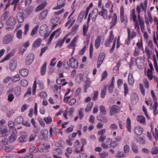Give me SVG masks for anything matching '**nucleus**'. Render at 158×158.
<instances>
[{
	"mask_svg": "<svg viewBox=\"0 0 158 158\" xmlns=\"http://www.w3.org/2000/svg\"><path fill=\"white\" fill-rule=\"evenodd\" d=\"M148 2V0H144L143 2H141L139 5H137L136 10L138 20L135 9L133 8L131 11L130 18L131 20L133 21L134 23V28L137 32H139L140 31L138 22L141 23L142 22L144 21L143 19L141 17L140 13L141 11H143L145 14L146 13Z\"/></svg>",
	"mask_w": 158,
	"mask_h": 158,
	"instance_id": "f257e3e1",
	"label": "nucleus"
},
{
	"mask_svg": "<svg viewBox=\"0 0 158 158\" xmlns=\"http://www.w3.org/2000/svg\"><path fill=\"white\" fill-rule=\"evenodd\" d=\"M39 33L41 36L46 38L49 35L50 32L48 30V26L44 24L40 27Z\"/></svg>",
	"mask_w": 158,
	"mask_h": 158,
	"instance_id": "f03ea898",
	"label": "nucleus"
},
{
	"mask_svg": "<svg viewBox=\"0 0 158 158\" xmlns=\"http://www.w3.org/2000/svg\"><path fill=\"white\" fill-rule=\"evenodd\" d=\"M59 10L54 12V15L53 18L51 20V22L53 24L52 28L54 29L57 24L56 23H58L59 21Z\"/></svg>",
	"mask_w": 158,
	"mask_h": 158,
	"instance_id": "7ed1b4c3",
	"label": "nucleus"
},
{
	"mask_svg": "<svg viewBox=\"0 0 158 158\" xmlns=\"http://www.w3.org/2000/svg\"><path fill=\"white\" fill-rule=\"evenodd\" d=\"M14 36L11 34L5 35L2 39V42L4 44H6L12 42L14 39Z\"/></svg>",
	"mask_w": 158,
	"mask_h": 158,
	"instance_id": "20e7f679",
	"label": "nucleus"
},
{
	"mask_svg": "<svg viewBox=\"0 0 158 158\" xmlns=\"http://www.w3.org/2000/svg\"><path fill=\"white\" fill-rule=\"evenodd\" d=\"M140 23V22H138L139 27H140V29L142 32L143 33V37L144 39L146 40H148V34L146 31H145V26H144V22H142Z\"/></svg>",
	"mask_w": 158,
	"mask_h": 158,
	"instance_id": "39448f33",
	"label": "nucleus"
},
{
	"mask_svg": "<svg viewBox=\"0 0 158 158\" xmlns=\"http://www.w3.org/2000/svg\"><path fill=\"white\" fill-rule=\"evenodd\" d=\"M144 19L147 26H148L150 23H152L153 18L151 13L150 11H148L147 15H145Z\"/></svg>",
	"mask_w": 158,
	"mask_h": 158,
	"instance_id": "423d86ee",
	"label": "nucleus"
},
{
	"mask_svg": "<svg viewBox=\"0 0 158 158\" xmlns=\"http://www.w3.org/2000/svg\"><path fill=\"white\" fill-rule=\"evenodd\" d=\"M120 107L115 105L112 106L110 108V115L112 116L115 114L118 113L120 110Z\"/></svg>",
	"mask_w": 158,
	"mask_h": 158,
	"instance_id": "0eeeda50",
	"label": "nucleus"
},
{
	"mask_svg": "<svg viewBox=\"0 0 158 158\" xmlns=\"http://www.w3.org/2000/svg\"><path fill=\"white\" fill-rule=\"evenodd\" d=\"M105 56L106 55L104 52L101 53L99 55L97 62V67L98 68H100L104 60Z\"/></svg>",
	"mask_w": 158,
	"mask_h": 158,
	"instance_id": "6e6552de",
	"label": "nucleus"
},
{
	"mask_svg": "<svg viewBox=\"0 0 158 158\" xmlns=\"http://www.w3.org/2000/svg\"><path fill=\"white\" fill-rule=\"evenodd\" d=\"M120 14L121 22L122 23L125 21L127 23V18L124 16V8L123 6L120 7Z\"/></svg>",
	"mask_w": 158,
	"mask_h": 158,
	"instance_id": "1a4fd4ad",
	"label": "nucleus"
},
{
	"mask_svg": "<svg viewBox=\"0 0 158 158\" xmlns=\"http://www.w3.org/2000/svg\"><path fill=\"white\" fill-rule=\"evenodd\" d=\"M12 133L11 136L9 138V141L10 143H12L15 141L17 138L16 135L17 133V131L16 129H12L10 131Z\"/></svg>",
	"mask_w": 158,
	"mask_h": 158,
	"instance_id": "9d476101",
	"label": "nucleus"
},
{
	"mask_svg": "<svg viewBox=\"0 0 158 158\" xmlns=\"http://www.w3.org/2000/svg\"><path fill=\"white\" fill-rule=\"evenodd\" d=\"M16 23V20L13 16L10 17L6 22V25L9 26H14Z\"/></svg>",
	"mask_w": 158,
	"mask_h": 158,
	"instance_id": "9b49d317",
	"label": "nucleus"
},
{
	"mask_svg": "<svg viewBox=\"0 0 158 158\" xmlns=\"http://www.w3.org/2000/svg\"><path fill=\"white\" fill-rule=\"evenodd\" d=\"M17 60L15 59L11 60L9 63V67L10 70L12 71L15 70L17 68Z\"/></svg>",
	"mask_w": 158,
	"mask_h": 158,
	"instance_id": "f8f14e48",
	"label": "nucleus"
},
{
	"mask_svg": "<svg viewBox=\"0 0 158 158\" xmlns=\"http://www.w3.org/2000/svg\"><path fill=\"white\" fill-rule=\"evenodd\" d=\"M69 61L70 64V66L72 68L76 69L77 68L78 66V62L75 59L72 57L69 60Z\"/></svg>",
	"mask_w": 158,
	"mask_h": 158,
	"instance_id": "ddd939ff",
	"label": "nucleus"
},
{
	"mask_svg": "<svg viewBox=\"0 0 158 158\" xmlns=\"http://www.w3.org/2000/svg\"><path fill=\"white\" fill-rule=\"evenodd\" d=\"M33 11V7L32 6H30L28 7L23 10V13L25 16L27 17L32 13Z\"/></svg>",
	"mask_w": 158,
	"mask_h": 158,
	"instance_id": "4468645a",
	"label": "nucleus"
},
{
	"mask_svg": "<svg viewBox=\"0 0 158 158\" xmlns=\"http://www.w3.org/2000/svg\"><path fill=\"white\" fill-rule=\"evenodd\" d=\"M34 58V55L31 53L27 56L26 60V63L27 65H30L33 61Z\"/></svg>",
	"mask_w": 158,
	"mask_h": 158,
	"instance_id": "2eb2a0df",
	"label": "nucleus"
},
{
	"mask_svg": "<svg viewBox=\"0 0 158 158\" xmlns=\"http://www.w3.org/2000/svg\"><path fill=\"white\" fill-rule=\"evenodd\" d=\"M114 38V36L113 34V31H111L110 32L108 39L106 40L105 43V45L106 47L109 46L110 44L112 42Z\"/></svg>",
	"mask_w": 158,
	"mask_h": 158,
	"instance_id": "dca6fc26",
	"label": "nucleus"
},
{
	"mask_svg": "<svg viewBox=\"0 0 158 158\" xmlns=\"http://www.w3.org/2000/svg\"><path fill=\"white\" fill-rule=\"evenodd\" d=\"M115 78L114 77L112 78L110 84L108 85V92L110 93H112L114 88V82Z\"/></svg>",
	"mask_w": 158,
	"mask_h": 158,
	"instance_id": "f3484780",
	"label": "nucleus"
},
{
	"mask_svg": "<svg viewBox=\"0 0 158 158\" xmlns=\"http://www.w3.org/2000/svg\"><path fill=\"white\" fill-rule=\"evenodd\" d=\"M127 37L132 40L135 38L137 35L136 33L134 31H132L131 32V31L129 28H127Z\"/></svg>",
	"mask_w": 158,
	"mask_h": 158,
	"instance_id": "a211bd4d",
	"label": "nucleus"
},
{
	"mask_svg": "<svg viewBox=\"0 0 158 158\" xmlns=\"http://www.w3.org/2000/svg\"><path fill=\"white\" fill-rule=\"evenodd\" d=\"M117 15L116 13H114L112 18V20L110 23V29L112 28L116 25L117 23Z\"/></svg>",
	"mask_w": 158,
	"mask_h": 158,
	"instance_id": "6ab92c4d",
	"label": "nucleus"
},
{
	"mask_svg": "<svg viewBox=\"0 0 158 158\" xmlns=\"http://www.w3.org/2000/svg\"><path fill=\"white\" fill-rule=\"evenodd\" d=\"M98 14L105 19L107 17V10L105 9L103 6L102 7V10L98 13Z\"/></svg>",
	"mask_w": 158,
	"mask_h": 158,
	"instance_id": "aec40b11",
	"label": "nucleus"
},
{
	"mask_svg": "<svg viewBox=\"0 0 158 158\" xmlns=\"http://www.w3.org/2000/svg\"><path fill=\"white\" fill-rule=\"evenodd\" d=\"M48 13V11L47 10H45L42 11L40 14L39 19L42 20L45 19L47 17Z\"/></svg>",
	"mask_w": 158,
	"mask_h": 158,
	"instance_id": "412c9836",
	"label": "nucleus"
},
{
	"mask_svg": "<svg viewBox=\"0 0 158 158\" xmlns=\"http://www.w3.org/2000/svg\"><path fill=\"white\" fill-rule=\"evenodd\" d=\"M98 13V9L97 8H95L93 10L91 13L89 14V15H90V16L92 17V20L93 21H95Z\"/></svg>",
	"mask_w": 158,
	"mask_h": 158,
	"instance_id": "4be33fe9",
	"label": "nucleus"
},
{
	"mask_svg": "<svg viewBox=\"0 0 158 158\" xmlns=\"http://www.w3.org/2000/svg\"><path fill=\"white\" fill-rule=\"evenodd\" d=\"M105 115L104 114H99L97 117V119L104 123H106L108 121V119L107 117L105 116Z\"/></svg>",
	"mask_w": 158,
	"mask_h": 158,
	"instance_id": "5701e85b",
	"label": "nucleus"
},
{
	"mask_svg": "<svg viewBox=\"0 0 158 158\" xmlns=\"http://www.w3.org/2000/svg\"><path fill=\"white\" fill-rule=\"evenodd\" d=\"M42 40L40 38L37 39L33 43L32 46L34 48H37L40 47L41 44Z\"/></svg>",
	"mask_w": 158,
	"mask_h": 158,
	"instance_id": "b1692460",
	"label": "nucleus"
},
{
	"mask_svg": "<svg viewBox=\"0 0 158 158\" xmlns=\"http://www.w3.org/2000/svg\"><path fill=\"white\" fill-rule=\"evenodd\" d=\"M48 133V131L46 129H42L41 131L40 135L42 137L40 139L42 140L47 138V135Z\"/></svg>",
	"mask_w": 158,
	"mask_h": 158,
	"instance_id": "393cba45",
	"label": "nucleus"
},
{
	"mask_svg": "<svg viewBox=\"0 0 158 158\" xmlns=\"http://www.w3.org/2000/svg\"><path fill=\"white\" fill-rule=\"evenodd\" d=\"M131 102L132 104H134L137 103L139 101V98L137 95L135 94H132L131 99Z\"/></svg>",
	"mask_w": 158,
	"mask_h": 158,
	"instance_id": "a878e982",
	"label": "nucleus"
},
{
	"mask_svg": "<svg viewBox=\"0 0 158 158\" xmlns=\"http://www.w3.org/2000/svg\"><path fill=\"white\" fill-rule=\"evenodd\" d=\"M28 137L26 133H24L19 138V141L20 143L26 142L28 140Z\"/></svg>",
	"mask_w": 158,
	"mask_h": 158,
	"instance_id": "bb28decb",
	"label": "nucleus"
},
{
	"mask_svg": "<svg viewBox=\"0 0 158 158\" xmlns=\"http://www.w3.org/2000/svg\"><path fill=\"white\" fill-rule=\"evenodd\" d=\"M9 15V12L7 11H6L1 15L0 20L2 21H5Z\"/></svg>",
	"mask_w": 158,
	"mask_h": 158,
	"instance_id": "cd10ccee",
	"label": "nucleus"
},
{
	"mask_svg": "<svg viewBox=\"0 0 158 158\" xmlns=\"http://www.w3.org/2000/svg\"><path fill=\"white\" fill-rule=\"evenodd\" d=\"M152 50L148 47H146L145 48V52L148 59L151 58V56L152 54Z\"/></svg>",
	"mask_w": 158,
	"mask_h": 158,
	"instance_id": "c85d7f7f",
	"label": "nucleus"
},
{
	"mask_svg": "<svg viewBox=\"0 0 158 158\" xmlns=\"http://www.w3.org/2000/svg\"><path fill=\"white\" fill-rule=\"evenodd\" d=\"M19 73L23 77H26L28 75L29 71L27 69H22L19 70Z\"/></svg>",
	"mask_w": 158,
	"mask_h": 158,
	"instance_id": "c756f323",
	"label": "nucleus"
},
{
	"mask_svg": "<svg viewBox=\"0 0 158 158\" xmlns=\"http://www.w3.org/2000/svg\"><path fill=\"white\" fill-rule=\"evenodd\" d=\"M101 43V37L98 36L97 37L95 41V47L96 48L98 49Z\"/></svg>",
	"mask_w": 158,
	"mask_h": 158,
	"instance_id": "7c9ffc66",
	"label": "nucleus"
},
{
	"mask_svg": "<svg viewBox=\"0 0 158 158\" xmlns=\"http://www.w3.org/2000/svg\"><path fill=\"white\" fill-rule=\"evenodd\" d=\"M137 121L141 124H145L146 122L144 117L143 116H139L137 117Z\"/></svg>",
	"mask_w": 158,
	"mask_h": 158,
	"instance_id": "2f4dec72",
	"label": "nucleus"
},
{
	"mask_svg": "<svg viewBox=\"0 0 158 158\" xmlns=\"http://www.w3.org/2000/svg\"><path fill=\"white\" fill-rule=\"evenodd\" d=\"M128 82L130 85H132L134 83V79L133 78V74L131 73H129L128 76Z\"/></svg>",
	"mask_w": 158,
	"mask_h": 158,
	"instance_id": "473e14b6",
	"label": "nucleus"
},
{
	"mask_svg": "<svg viewBox=\"0 0 158 158\" xmlns=\"http://www.w3.org/2000/svg\"><path fill=\"white\" fill-rule=\"evenodd\" d=\"M94 103L93 102H90L88 103L86 106L85 109V112L86 113L90 111L93 106Z\"/></svg>",
	"mask_w": 158,
	"mask_h": 158,
	"instance_id": "72a5a7b5",
	"label": "nucleus"
},
{
	"mask_svg": "<svg viewBox=\"0 0 158 158\" xmlns=\"http://www.w3.org/2000/svg\"><path fill=\"white\" fill-rule=\"evenodd\" d=\"M23 14L20 13L18 14L17 15V20L19 23H22L24 20V18L23 17Z\"/></svg>",
	"mask_w": 158,
	"mask_h": 158,
	"instance_id": "f704fd0d",
	"label": "nucleus"
},
{
	"mask_svg": "<svg viewBox=\"0 0 158 158\" xmlns=\"http://www.w3.org/2000/svg\"><path fill=\"white\" fill-rule=\"evenodd\" d=\"M107 85L104 86L103 89L101 90L100 94V97L101 98H104L106 94Z\"/></svg>",
	"mask_w": 158,
	"mask_h": 158,
	"instance_id": "c9c22d12",
	"label": "nucleus"
},
{
	"mask_svg": "<svg viewBox=\"0 0 158 158\" xmlns=\"http://www.w3.org/2000/svg\"><path fill=\"white\" fill-rule=\"evenodd\" d=\"M62 65H63L64 68L66 69L69 68L70 67V64H69L68 60H65L63 63L60 61V67Z\"/></svg>",
	"mask_w": 158,
	"mask_h": 158,
	"instance_id": "e433bc0d",
	"label": "nucleus"
},
{
	"mask_svg": "<svg viewBox=\"0 0 158 158\" xmlns=\"http://www.w3.org/2000/svg\"><path fill=\"white\" fill-rule=\"evenodd\" d=\"M29 151L30 152L37 153L40 152V149L39 148H36L34 145H32L29 149Z\"/></svg>",
	"mask_w": 158,
	"mask_h": 158,
	"instance_id": "4c0bfd02",
	"label": "nucleus"
},
{
	"mask_svg": "<svg viewBox=\"0 0 158 158\" xmlns=\"http://www.w3.org/2000/svg\"><path fill=\"white\" fill-rule=\"evenodd\" d=\"M8 131L7 129H0V137H3L7 135Z\"/></svg>",
	"mask_w": 158,
	"mask_h": 158,
	"instance_id": "58836bf2",
	"label": "nucleus"
},
{
	"mask_svg": "<svg viewBox=\"0 0 158 158\" xmlns=\"http://www.w3.org/2000/svg\"><path fill=\"white\" fill-rule=\"evenodd\" d=\"M100 110V114L106 115V111L105 107L103 106L100 105L99 106Z\"/></svg>",
	"mask_w": 158,
	"mask_h": 158,
	"instance_id": "ea45409f",
	"label": "nucleus"
},
{
	"mask_svg": "<svg viewBox=\"0 0 158 158\" xmlns=\"http://www.w3.org/2000/svg\"><path fill=\"white\" fill-rule=\"evenodd\" d=\"M14 92L16 96H19L21 93V89L20 87L19 86H17L14 89Z\"/></svg>",
	"mask_w": 158,
	"mask_h": 158,
	"instance_id": "a19ab883",
	"label": "nucleus"
},
{
	"mask_svg": "<svg viewBox=\"0 0 158 158\" xmlns=\"http://www.w3.org/2000/svg\"><path fill=\"white\" fill-rule=\"evenodd\" d=\"M23 31L21 30H17L16 36L17 38L19 40H21L22 38Z\"/></svg>",
	"mask_w": 158,
	"mask_h": 158,
	"instance_id": "79ce46f5",
	"label": "nucleus"
},
{
	"mask_svg": "<svg viewBox=\"0 0 158 158\" xmlns=\"http://www.w3.org/2000/svg\"><path fill=\"white\" fill-rule=\"evenodd\" d=\"M47 64V63H45L41 67L40 71V74L42 75H44L45 73Z\"/></svg>",
	"mask_w": 158,
	"mask_h": 158,
	"instance_id": "37998d69",
	"label": "nucleus"
},
{
	"mask_svg": "<svg viewBox=\"0 0 158 158\" xmlns=\"http://www.w3.org/2000/svg\"><path fill=\"white\" fill-rule=\"evenodd\" d=\"M20 77L19 74H17L15 76L11 77V81L14 82H16L19 81Z\"/></svg>",
	"mask_w": 158,
	"mask_h": 158,
	"instance_id": "c03bdc74",
	"label": "nucleus"
},
{
	"mask_svg": "<svg viewBox=\"0 0 158 158\" xmlns=\"http://www.w3.org/2000/svg\"><path fill=\"white\" fill-rule=\"evenodd\" d=\"M85 14V11H82L79 14L77 19V21L80 23L83 20Z\"/></svg>",
	"mask_w": 158,
	"mask_h": 158,
	"instance_id": "a18cd8bd",
	"label": "nucleus"
},
{
	"mask_svg": "<svg viewBox=\"0 0 158 158\" xmlns=\"http://www.w3.org/2000/svg\"><path fill=\"white\" fill-rule=\"evenodd\" d=\"M89 25H87V26L85 24H84L83 26V35L84 36H86L87 32L88 29Z\"/></svg>",
	"mask_w": 158,
	"mask_h": 158,
	"instance_id": "49530a36",
	"label": "nucleus"
},
{
	"mask_svg": "<svg viewBox=\"0 0 158 158\" xmlns=\"http://www.w3.org/2000/svg\"><path fill=\"white\" fill-rule=\"evenodd\" d=\"M124 95L125 96H126L128 94L129 92V89L128 87V85L126 83H124Z\"/></svg>",
	"mask_w": 158,
	"mask_h": 158,
	"instance_id": "de8ad7c7",
	"label": "nucleus"
},
{
	"mask_svg": "<svg viewBox=\"0 0 158 158\" xmlns=\"http://www.w3.org/2000/svg\"><path fill=\"white\" fill-rule=\"evenodd\" d=\"M151 153L153 155L157 154L158 153V148L156 146H153L152 148Z\"/></svg>",
	"mask_w": 158,
	"mask_h": 158,
	"instance_id": "09e8293b",
	"label": "nucleus"
},
{
	"mask_svg": "<svg viewBox=\"0 0 158 158\" xmlns=\"http://www.w3.org/2000/svg\"><path fill=\"white\" fill-rule=\"evenodd\" d=\"M131 147L134 153H137L138 152V148L135 144L133 143L132 144Z\"/></svg>",
	"mask_w": 158,
	"mask_h": 158,
	"instance_id": "8fccbe9b",
	"label": "nucleus"
},
{
	"mask_svg": "<svg viewBox=\"0 0 158 158\" xmlns=\"http://www.w3.org/2000/svg\"><path fill=\"white\" fill-rule=\"evenodd\" d=\"M77 38L76 37H75L71 42V43L69 45V47H75L76 46L75 43L77 42Z\"/></svg>",
	"mask_w": 158,
	"mask_h": 158,
	"instance_id": "3c124183",
	"label": "nucleus"
},
{
	"mask_svg": "<svg viewBox=\"0 0 158 158\" xmlns=\"http://www.w3.org/2000/svg\"><path fill=\"white\" fill-rule=\"evenodd\" d=\"M39 26L38 25H37L35 26L33 29L31 34L30 35L31 36H33L37 32V31L38 28H39Z\"/></svg>",
	"mask_w": 158,
	"mask_h": 158,
	"instance_id": "603ef678",
	"label": "nucleus"
},
{
	"mask_svg": "<svg viewBox=\"0 0 158 158\" xmlns=\"http://www.w3.org/2000/svg\"><path fill=\"white\" fill-rule=\"evenodd\" d=\"M153 135L156 142L158 141V131L157 129H155V131H153Z\"/></svg>",
	"mask_w": 158,
	"mask_h": 158,
	"instance_id": "864d4df0",
	"label": "nucleus"
},
{
	"mask_svg": "<svg viewBox=\"0 0 158 158\" xmlns=\"http://www.w3.org/2000/svg\"><path fill=\"white\" fill-rule=\"evenodd\" d=\"M15 48L12 49L10 52L8 53L6 55V57H8L10 59V58L12 56H13L15 52Z\"/></svg>",
	"mask_w": 158,
	"mask_h": 158,
	"instance_id": "5fc2aeb1",
	"label": "nucleus"
},
{
	"mask_svg": "<svg viewBox=\"0 0 158 158\" xmlns=\"http://www.w3.org/2000/svg\"><path fill=\"white\" fill-rule=\"evenodd\" d=\"M116 157L117 158L123 157L125 156L124 153H122L120 151H118L115 155Z\"/></svg>",
	"mask_w": 158,
	"mask_h": 158,
	"instance_id": "6e6d98bb",
	"label": "nucleus"
},
{
	"mask_svg": "<svg viewBox=\"0 0 158 158\" xmlns=\"http://www.w3.org/2000/svg\"><path fill=\"white\" fill-rule=\"evenodd\" d=\"M152 72V71H150L149 69H148L147 72V76L150 80H152L153 77Z\"/></svg>",
	"mask_w": 158,
	"mask_h": 158,
	"instance_id": "4d7b16f0",
	"label": "nucleus"
},
{
	"mask_svg": "<svg viewBox=\"0 0 158 158\" xmlns=\"http://www.w3.org/2000/svg\"><path fill=\"white\" fill-rule=\"evenodd\" d=\"M139 89L141 92L143 96L145 95V90L143 87V85L141 83L139 84Z\"/></svg>",
	"mask_w": 158,
	"mask_h": 158,
	"instance_id": "13d9d810",
	"label": "nucleus"
},
{
	"mask_svg": "<svg viewBox=\"0 0 158 158\" xmlns=\"http://www.w3.org/2000/svg\"><path fill=\"white\" fill-rule=\"evenodd\" d=\"M23 119L22 116H19L16 118L15 120V122L19 124L23 122Z\"/></svg>",
	"mask_w": 158,
	"mask_h": 158,
	"instance_id": "bf43d9fd",
	"label": "nucleus"
},
{
	"mask_svg": "<svg viewBox=\"0 0 158 158\" xmlns=\"http://www.w3.org/2000/svg\"><path fill=\"white\" fill-rule=\"evenodd\" d=\"M52 34L54 37L55 38H57L59 36V29H57L56 31L53 32Z\"/></svg>",
	"mask_w": 158,
	"mask_h": 158,
	"instance_id": "052dcab7",
	"label": "nucleus"
},
{
	"mask_svg": "<svg viewBox=\"0 0 158 158\" xmlns=\"http://www.w3.org/2000/svg\"><path fill=\"white\" fill-rule=\"evenodd\" d=\"M83 108H81L78 111V114L79 116V118L81 120L82 119L84 116V114L83 113Z\"/></svg>",
	"mask_w": 158,
	"mask_h": 158,
	"instance_id": "680f3d73",
	"label": "nucleus"
},
{
	"mask_svg": "<svg viewBox=\"0 0 158 158\" xmlns=\"http://www.w3.org/2000/svg\"><path fill=\"white\" fill-rule=\"evenodd\" d=\"M29 24H26L24 26V30L23 34L26 35L27 34L29 30Z\"/></svg>",
	"mask_w": 158,
	"mask_h": 158,
	"instance_id": "e2e57ef3",
	"label": "nucleus"
},
{
	"mask_svg": "<svg viewBox=\"0 0 158 158\" xmlns=\"http://www.w3.org/2000/svg\"><path fill=\"white\" fill-rule=\"evenodd\" d=\"M143 131V129H134V132L137 135H140Z\"/></svg>",
	"mask_w": 158,
	"mask_h": 158,
	"instance_id": "0e129e2a",
	"label": "nucleus"
},
{
	"mask_svg": "<svg viewBox=\"0 0 158 158\" xmlns=\"http://www.w3.org/2000/svg\"><path fill=\"white\" fill-rule=\"evenodd\" d=\"M107 76V73L106 71H104L102 73V76L101 79L100 80L101 81H102L103 80L106 79Z\"/></svg>",
	"mask_w": 158,
	"mask_h": 158,
	"instance_id": "69168bd1",
	"label": "nucleus"
},
{
	"mask_svg": "<svg viewBox=\"0 0 158 158\" xmlns=\"http://www.w3.org/2000/svg\"><path fill=\"white\" fill-rule=\"evenodd\" d=\"M21 84L23 87H26L28 84V81L25 79H23L21 81Z\"/></svg>",
	"mask_w": 158,
	"mask_h": 158,
	"instance_id": "338daca9",
	"label": "nucleus"
},
{
	"mask_svg": "<svg viewBox=\"0 0 158 158\" xmlns=\"http://www.w3.org/2000/svg\"><path fill=\"white\" fill-rule=\"evenodd\" d=\"M13 148V146L9 145L8 146H6L4 150L6 152H9L12 150Z\"/></svg>",
	"mask_w": 158,
	"mask_h": 158,
	"instance_id": "774afa93",
	"label": "nucleus"
}]
</instances>
